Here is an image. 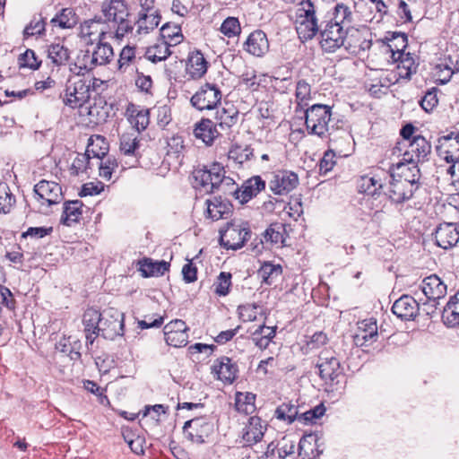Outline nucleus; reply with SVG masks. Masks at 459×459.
I'll return each mask as SVG.
<instances>
[{
  "mask_svg": "<svg viewBox=\"0 0 459 459\" xmlns=\"http://www.w3.org/2000/svg\"><path fill=\"white\" fill-rule=\"evenodd\" d=\"M100 13L80 25L79 35L89 43L106 39L121 41L133 31L134 22L130 20L124 0H105L101 4Z\"/></svg>",
  "mask_w": 459,
  "mask_h": 459,
  "instance_id": "f257e3e1",
  "label": "nucleus"
},
{
  "mask_svg": "<svg viewBox=\"0 0 459 459\" xmlns=\"http://www.w3.org/2000/svg\"><path fill=\"white\" fill-rule=\"evenodd\" d=\"M299 39L302 41L312 39L319 31L316 10L311 0H301L297 5L294 20Z\"/></svg>",
  "mask_w": 459,
  "mask_h": 459,
  "instance_id": "f03ea898",
  "label": "nucleus"
},
{
  "mask_svg": "<svg viewBox=\"0 0 459 459\" xmlns=\"http://www.w3.org/2000/svg\"><path fill=\"white\" fill-rule=\"evenodd\" d=\"M97 79L80 76H71L65 85L63 102L72 108L82 107L91 98V87H94Z\"/></svg>",
  "mask_w": 459,
  "mask_h": 459,
  "instance_id": "7ed1b4c3",
  "label": "nucleus"
},
{
  "mask_svg": "<svg viewBox=\"0 0 459 459\" xmlns=\"http://www.w3.org/2000/svg\"><path fill=\"white\" fill-rule=\"evenodd\" d=\"M332 117V108L328 105L314 104L305 110V125L309 134L322 139L330 137L329 123ZM333 141L332 138H329Z\"/></svg>",
  "mask_w": 459,
  "mask_h": 459,
  "instance_id": "20e7f679",
  "label": "nucleus"
},
{
  "mask_svg": "<svg viewBox=\"0 0 459 459\" xmlns=\"http://www.w3.org/2000/svg\"><path fill=\"white\" fill-rule=\"evenodd\" d=\"M195 187L204 193H212L223 183L230 184L231 178L225 177L224 168L220 163H213L209 169H197L194 173Z\"/></svg>",
  "mask_w": 459,
  "mask_h": 459,
  "instance_id": "39448f33",
  "label": "nucleus"
},
{
  "mask_svg": "<svg viewBox=\"0 0 459 459\" xmlns=\"http://www.w3.org/2000/svg\"><path fill=\"white\" fill-rule=\"evenodd\" d=\"M183 431L192 443L202 445L213 434L214 422L208 417L194 418L185 422Z\"/></svg>",
  "mask_w": 459,
  "mask_h": 459,
  "instance_id": "423d86ee",
  "label": "nucleus"
},
{
  "mask_svg": "<svg viewBox=\"0 0 459 459\" xmlns=\"http://www.w3.org/2000/svg\"><path fill=\"white\" fill-rule=\"evenodd\" d=\"M100 335L105 339L114 340L117 336L124 334V314L114 307H108L102 311L100 322Z\"/></svg>",
  "mask_w": 459,
  "mask_h": 459,
  "instance_id": "0eeeda50",
  "label": "nucleus"
},
{
  "mask_svg": "<svg viewBox=\"0 0 459 459\" xmlns=\"http://www.w3.org/2000/svg\"><path fill=\"white\" fill-rule=\"evenodd\" d=\"M221 91L215 84L205 83L192 96L190 102L196 109H214L221 100Z\"/></svg>",
  "mask_w": 459,
  "mask_h": 459,
  "instance_id": "6e6552de",
  "label": "nucleus"
},
{
  "mask_svg": "<svg viewBox=\"0 0 459 459\" xmlns=\"http://www.w3.org/2000/svg\"><path fill=\"white\" fill-rule=\"evenodd\" d=\"M316 367L321 378L325 382L333 383L342 375L340 360L336 358L335 351L331 349L319 353Z\"/></svg>",
  "mask_w": 459,
  "mask_h": 459,
  "instance_id": "1a4fd4ad",
  "label": "nucleus"
},
{
  "mask_svg": "<svg viewBox=\"0 0 459 459\" xmlns=\"http://www.w3.org/2000/svg\"><path fill=\"white\" fill-rule=\"evenodd\" d=\"M35 198L41 207L59 204L63 199L60 185L55 181L40 180L34 186Z\"/></svg>",
  "mask_w": 459,
  "mask_h": 459,
  "instance_id": "9d476101",
  "label": "nucleus"
},
{
  "mask_svg": "<svg viewBox=\"0 0 459 459\" xmlns=\"http://www.w3.org/2000/svg\"><path fill=\"white\" fill-rule=\"evenodd\" d=\"M418 188L414 178L410 180L407 176L405 178H396L392 175L386 195L393 202L402 204L411 199Z\"/></svg>",
  "mask_w": 459,
  "mask_h": 459,
  "instance_id": "9b49d317",
  "label": "nucleus"
},
{
  "mask_svg": "<svg viewBox=\"0 0 459 459\" xmlns=\"http://www.w3.org/2000/svg\"><path fill=\"white\" fill-rule=\"evenodd\" d=\"M97 142H100L102 146L100 151L94 149L93 143H89L85 153H79L74 158L70 167V173L74 176H79L82 173H86L90 166V159L92 155L97 159L106 155L108 152V144L102 136L97 137Z\"/></svg>",
  "mask_w": 459,
  "mask_h": 459,
  "instance_id": "f8f14e48",
  "label": "nucleus"
},
{
  "mask_svg": "<svg viewBox=\"0 0 459 459\" xmlns=\"http://www.w3.org/2000/svg\"><path fill=\"white\" fill-rule=\"evenodd\" d=\"M249 235L250 230L247 222L231 223L221 235V243L228 249L237 250L244 246Z\"/></svg>",
  "mask_w": 459,
  "mask_h": 459,
  "instance_id": "ddd939ff",
  "label": "nucleus"
},
{
  "mask_svg": "<svg viewBox=\"0 0 459 459\" xmlns=\"http://www.w3.org/2000/svg\"><path fill=\"white\" fill-rule=\"evenodd\" d=\"M320 35L322 48L326 52H334L343 45L347 30L342 29V26L338 27L337 24L327 22Z\"/></svg>",
  "mask_w": 459,
  "mask_h": 459,
  "instance_id": "4468645a",
  "label": "nucleus"
},
{
  "mask_svg": "<svg viewBox=\"0 0 459 459\" xmlns=\"http://www.w3.org/2000/svg\"><path fill=\"white\" fill-rule=\"evenodd\" d=\"M299 184L298 175L289 170H280L273 174L269 183L274 195H286L295 189Z\"/></svg>",
  "mask_w": 459,
  "mask_h": 459,
  "instance_id": "2eb2a0df",
  "label": "nucleus"
},
{
  "mask_svg": "<svg viewBox=\"0 0 459 459\" xmlns=\"http://www.w3.org/2000/svg\"><path fill=\"white\" fill-rule=\"evenodd\" d=\"M378 337L377 325L374 318L358 322L353 341L357 346L367 347L377 342Z\"/></svg>",
  "mask_w": 459,
  "mask_h": 459,
  "instance_id": "dca6fc26",
  "label": "nucleus"
},
{
  "mask_svg": "<svg viewBox=\"0 0 459 459\" xmlns=\"http://www.w3.org/2000/svg\"><path fill=\"white\" fill-rule=\"evenodd\" d=\"M404 147H406V151L403 153V160L404 161H413L417 164L424 161L431 150L429 142L420 134L415 135Z\"/></svg>",
  "mask_w": 459,
  "mask_h": 459,
  "instance_id": "f3484780",
  "label": "nucleus"
},
{
  "mask_svg": "<svg viewBox=\"0 0 459 459\" xmlns=\"http://www.w3.org/2000/svg\"><path fill=\"white\" fill-rule=\"evenodd\" d=\"M187 327L183 320L176 319L164 326L165 341L168 345L180 348L187 343Z\"/></svg>",
  "mask_w": 459,
  "mask_h": 459,
  "instance_id": "a211bd4d",
  "label": "nucleus"
},
{
  "mask_svg": "<svg viewBox=\"0 0 459 459\" xmlns=\"http://www.w3.org/2000/svg\"><path fill=\"white\" fill-rule=\"evenodd\" d=\"M437 247L443 249L454 247L459 241V226L452 222H444L437 226L434 233Z\"/></svg>",
  "mask_w": 459,
  "mask_h": 459,
  "instance_id": "6ab92c4d",
  "label": "nucleus"
},
{
  "mask_svg": "<svg viewBox=\"0 0 459 459\" xmlns=\"http://www.w3.org/2000/svg\"><path fill=\"white\" fill-rule=\"evenodd\" d=\"M267 429V424L260 417L251 416L242 430V439L246 446L259 443Z\"/></svg>",
  "mask_w": 459,
  "mask_h": 459,
  "instance_id": "aec40b11",
  "label": "nucleus"
},
{
  "mask_svg": "<svg viewBox=\"0 0 459 459\" xmlns=\"http://www.w3.org/2000/svg\"><path fill=\"white\" fill-rule=\"evenodd\" d=\"M419 288L429 302H436L443 299L447 290L446 285L436 274L425 277Z\"/></svg>",
  "mask_w": 459,
  "mask_h": 459,
  "instance_id": "412c9836",
  "label": "nucleus"
},
{
  "mask_svg": "<svg viewBox=\"0 0 459 459\" xmlns=\"http://www.w3.org/2000/svg\"><path fill=\"white\" fill-rule=\"evenodd\" d=\"M420 309V303L410 295H403L394 301L392 307L393 313L405 320L413 319Z\"/></svg>",
  "mask_w": 459,
  "mask_h": 459,
  "instance_id": "4be33fe9",
  "label": "nucleus"
},
{
  "mask_svg": "<svg viewBox=\"0 0 459 459\" xmlns=\"http://www.w3.org/2000/svg\"><path fill=\"white\" fill-rule=\"evenodd\" d=\"M193 134L197 140H200L206 146H212L220 135L217 125L209 118H202L196 122L194 126Z\"/></svg>",
  "mask_w": 459,
  "mask_h": 459,
  "instance_id": "5701e85b",
  "label": "nucleus"
},
{
  "mask_svg": "<svg viewBox=\"0 0 459 459\" xmlns=\"http://www.w3.org/2000/svg\"><path fill=\"white\" fill-rule=\"evenodd\" d=\"M264 187L265 182L259 176H255L246 180L239 188H237L234 195L241 204H246L256 196Z\"/></svg>",
  "mask_w": 459,
  "mask_h": 459,
  "instance_id": "b1692460",
  "label": "nucleus"
},
{
  "mask_svg": "<svg viewBox=\"0 0 459 459\" xmlns=\"http://www.w3.org/2000/svg\"><path fill=\"white\" fill-rule=\"evenodd\" d=\"M439 143L437 148L439 157L447 163L456 164L459 161V135L445 136Z\"/></svg>",
  "mask_w": 459,
  "mask_h": 459,
  "instance_id": "393cba45",
  "label": "nucleus"
},
{
  "mask_svg": "<svg viewBox=\"0 0 459 459\" xmlns=\"http://www.w3.org/2000/svg\"><path fill=\"white\" fill-rule=\"evenodd\" d=\"M244 49L255 56H264L269 50V42L266 34L260 30L250 33L244 43Z\"/></svg>",
  "mask_w": 459,
  "mask_h": 459,
  "instance_id": "a878e982",
  "label": "nucleus"
},
{
  "mask_svg": "<svg viewBox=\"0 0 459 459\" xmlns=\"http://www.w3.org/2000/svg\"><path fill=\"white\" fill-rule=\"evenodd\" d=\"M286 241V229L282 223H272L263 233L261 243L267 247H282Z\"/></svg>",
  "mask_w": 459,
  "mask_h": 459,
  "instance_id": "bb28decb",
  "label": "nucleus"
},
{
  "mask_svg": "<svg viewBox=\"0 0 459 459\" xmlns=\"http://www.w3.org/2000/svg\"><path fill=\"white\" fill-rule=\"evenodd\" d=\"M102 319V312L100 313L96 309H87L83 315L82 323L86 334V340L91 344L93 343L97 336L100 335V322Z\"/></svg>",
  "mask_w": 459,
  "mask_h": 459,
  "instance_id": "cd10ccee",
  "label": "nucleus"
},
{
  "mask_svg": "<svg viewBox=\"0 0 459 459\" xmlns=\"http://www.w3.org/2000/svg\"><path fill=\"white\" fill-rule=\"evenodd\" d=\"M212 371L220 380L231 384L237 377L238 367L230 358L222 357L215 361Z\"/></svg>",
  "mask_w": 459,
  "mask_h": 459,
  "instance_id": "c85d7f7f",
  "label": "nucleus"
},
{
  "mask_svg": "<svg viewBox=\"0 0 459 459\" xmlns=\"http://www.w3.org/2000/svg\"><path fill=\"white\" fill-rule=\"evenodd\" d=\"M393 57L399 60L397 65L398 74L401 78L410 79L417 72L418 64L411 53L397 51L393 53Z\"/></svg>",
  "mask_w": 459,
  "mask_h": 459,
  "instance_id": "c756f323",
  "label": "nucleus"
},
{
  "mask_svg": "<svg viewBox=\"0 0 459 459\" xmlns=\"http://www.w3.org/2000/svg\"><path fill=\"white\" fill-rule=\"evenodd\" d=\"M95 67L89 50H80L76 57L69 64V70L74 76L84 75Z\"/></svg>",
  "mask_w": 459,
  "mask_h": 459,
  "instance_id": "7c9ffc66",
  "label": "nucleus"
},
{
  "mask_svg": "<svg viewBox=\"0 0 459 459\" xmlns=\"http://www.w3.org/2000/svg\"><path fill=\"white\" fill-rule=\"evenodd\" d=\"M208 64L199 51L192 52L186 63V73L193 79H199L207 72Z\"/></svg>",
  "mask_w": 459,
  "mask_h": 459,
  "instance_id": "2f4dec72",
  "label": "nucleus"
},
{
  "mask_svg": "<svg viewBox=\"0 0 459 459\" xmlns=\"http://www.w3.org/2000/svg\"><path fill=\"white\" fill-rule=\"evenodd\" d=\"M207 215L213 221L227 218L231 212V204L221 198L214 197L206 201Z\"/></svg>",
  "mask_w": 459,
  "mask_h": 459,
  "instance_id": "473e14b6",
  "label": "nucleus"
},
{
  "mask_svg": "<svg viewBox=\"0 0 459 459\" xmlns=\"http://www.w3.org/2000/svg\"><path fill=\"white\" fill-rule=\"evenodd\" d=\"M442 320L449 327L459 325V290L450 298L444 307Z\"/></svg>",
  "mask_w": 459,
  "mask_h": 459,
  "instance_id": "72a5a7b5",
  "label": "nucleus"
},
{
  "mask_svg": "<svg viewBox=\"0 0 459 459\" xmlns=\"http://www.w3.org/2000/svg\"><path fill=\"white\" fill-rule=\"evenodd\" d=\"M382 186L383 185L380 179H377L375 177L363 176L359 183V191L369 195L367 199V203H369L380 199L382 195H379L378 191Z\"/></svg>",
  "mask_w": 459,
  "mask_h": 459,
  "instance_id": "f704fd0d",
  "label": "nucleus"
},
{
  "mask_svg": "<svg viewBox=\"0 0 459 459\" xmlns=\"http://www.w3.org/2000/svg\"><path fill=\"white\" fill-rule=\"evenodd\" d=\"M352 20L353 14L351 8L342 3H339L334 6L332 18L328 22L337 24L338 27L342 26V29L347 30L351 27Z\"/></svg>",
  "mask_w": 459,
  "mask_h": 459,
  "instance_id": "c9c22d12",
  "label": "nucleus"
},
{
  "mask_svg": "<svg viewBox=\"0 0 459 459\" xmlns=\"http://www.w3.org/2000/svg\"><path fill=\"white\" fill-rule=\"evenodd\" d=\"M169 269V264L165 261L144 259L139 262V271L143 277L163 275Z\"/></svg>",
  "mask_w": 459,
  "mask_h": 459,
  "instance_id": "e433bc0d",
  "label": "nucleus"
},
{
  "mask_svg": "<svg viewBox=\"0 0 459 459\" xmlns=\"http://www.w3.org/2000/svg\"><path fill=\"white\" fill-rule=\"evenodd\" d=\"M82 203L79 200L66 202L61 217L63 224L71 226L78 222L82 215Z\"/></svg>",
  "mask_w": 459,
  "mask_h": 459,
  "instance_id": "4c0bfd02",
  "label": "nucleus"
},
{
  "mask_svg": "<svg viewBox=\"0 0 459 459\" xmlns=\"http://www.w3.org/2000/svg\"><path fill=\"white\" fill-rule=\"evenodd\" d=\"M113 48L105 40L98 41L93 51L91 52V57L92 58L95 66L108 64L113 59Z\"/></svg>",
  "mask_w": 459,
  "mask_h": 459,
  "instance_id": "58836bf2",
  "label": "nucleus"
},
{
  "mask_svg": "<svg viewBox=\"0 0 459 459\" xmlns=\"http://www.w3.org/2000/svg\"><path fill=\"white\" fill-rule=\"evenodd\" d=\"M282 273V267L280 264L272 262H264L257 271L262 282L266 285H272L277 281Z\"/></svg>",
  "mask_w": 459,
  "mask_h": 459,
  "instance_id": "ea45409f",
  "label": "nucleus"
},
{
  "mask_svg": "<svg viewBox=\"0 0 459 459\" xmlns=\"http://www.w3.org/2000/svg\"><path fill=\"white\" fill-rule=\"evenodd\" d=\"M394 173L397 175L396 178H405L406 176L411 180L412 178L415 179V185H419L420 169L418 164L413 161H398L394 165Z\"/></svg>",
  "mask_w": 459,
  "mask_h": 459,
  "instance_id": "a19ab883",
  "label": "nucleus"
},
{
  "mask_svg": "<svg viewBox=\"0 0 459 459\" xmlns=\"http://www.w3.org/2000/svg\"><path fill=\"white\" fill-rule=\"evenodd\" d=\"M160 21V16L157 11L151 13H141L137 21V32L139 34H147L158 27Z\"/></svg>",
  "mask_w": 459,
  "mask_h": 459,
  "instance_id": "79ce46f5",
  "label": "nucleus"
},
{
  "mask_svg": "<svg viewBox=\"0 0 459 459\" xmlns=\"http://www.w3.org/2000/svg\"><path fill=\"white\" fill-rule=\"evenodd\" d=\"M255 395L252 393H237L235 398V407L238 412L246 415L251 414L255 411Z\"/></svg>",
  "mask_w": 459,
  "mask_h": 459,
  "instance_id": "37998d69",
  "label": "nucleus"
},
{
  "mask_svg": "<svg viewBox=\"0 0 459 459\" xmlns=\"http://www.w3.org/2000/svg\"><path fill=\"white\" fill-rule=\"evenodd\" d=\"M238 118V112L234 108H230L229 109L222 108L216 113L217 123L215 124L221 130H227L237 123Z\"/></svg>",
  "mask_w": 459,
  "mask_h": 459,
  "instance_id": "c03bdc74",
  "label": "nucleus"
},
{
  "mask_svg": "<svg viewBox=\"0 0 459 459\" xmlns=\"http://www.w3.org/2000/svg\"><path fill=\"white\" fill-rule=\"evenodd\" d=\"M48 56L56 65H64L69 59V51L59 43L51 44L48 48Z\"/></svg>",
  "mask_w": 459,
  "mask_h": 459,
  "instance_id": "a18cd8bd",
  "label": "nucleus"
},
{
  "mask_svg": "<svg viewBox=\"0 0 459 459\" xmlns=\"http://www.w3.org/2000/svg\"><path fill=\"white\" fill-rule=\"evenodd\" d=\"M139 147V142L135 133H125L120 137V152L126 156L135 157V152Z\"/></svg>",
  "mask_w": 459,
  "mask_h": 459,
  "instance_id": "49530a36",
  "label": "nucleus"
},
{
  "mask_svg": "<svg viewBox=\"0 0 459 459\" xmlns=\"http://www.w3.org/2000/svg\"><path fill=\"white\" fill-rule=\"evenodd\" d=\"M123 437L133 453L138 455L144 454V446L146 443L144 437L137 435L131 430H125L123 432Z\"/></svg>",
  "mask_w": 459,
  "mask_h": 459,
  "instance_id": "de8ad7c7",
  "label": "nucleus"
},
{
  "mask_svg": "<svg viewBox=\"0 0 459 459\" xmlns=\"http://www.w3.org/2000/svg\"><path fill=\"white\" fill-rule=\"evenodd\" d=\"M51 22L62 29H69L73 28L76 24L77 19L73 9L65 8L62 10L60 14L52 18Z\"/></svg>",
  "mask_w": 459,
  "mask_h": 459,
  "instance_id": "09e8293b",
  "label": "nucleus"
},
{
  "mask_svg": "<svg viewBox=\"0 0 459 459\" xmlns=\"http://www.w3.org/2000/svg\"><path fill=\"white\" fill-rule=\"evenodd\" d=\"M169 47L167 41H162L149 48L146 53L148 59L152 63H158L167 59L171 54Z\"/></svg>",
  "mask_w": 459,
  "mask_h": 459,
  "instance_id": "8fccbe9b",
  "label": "nucleus"
},
{
  "mask_svg": "<svg viewBox=\"0 0 459 459\" xmlns=\"http://www.w3.org/2000/svg\"><path fill=\"white\" fill-rule=\"evenodd\" d=\"M100 176L106 180H110L113 172L117 169L118 162L115 157L108 156L105 158L101 156L99 159Z\"/></svg>",
  "mask_w": 459,
  "mask_h": 459,
  "instance_id": "3c124183",
  "label": "nucleus"
},
{
  "mask_svg": "<svg viewBox=\"0 0 459 459\" xmlns=\"http://www.w3.org/2000/svg\"><path fill=\"white\" fill-rule=\"evenodd\" d=\"M369 208L372 210L370 213L371 220L375 222H382L386 214V199L385 196H381L377 201H372L367 203Z\"/></svg>",
  "mask_w": 459,
  "mask_h": 459,
  "instance_id": "603ef678",
  "label": "nucleus"
},
{
  "mask_svg": "<svg viewBox=\"0 0 459 459\" xmlns=\"http://www.w3.org/2000/svg\"><path fill=\"white\" fill-rule=\"evenodd\" d=\"M15 203V197L11 193L6 184H0V213L6 214L10 212Z\"/></svg>",
  "mask_w": 459,
  "mask_h": 459,
  "instance_id": "864d4df0",
  "label": "nucleus"
},
{
  "mask_svg": "<svg viewBox=\"0 0 459 459\" xmlns=\"http://www.w3.org/2000/svg\"><path fill=\"white\" fill-rule=\"evenodd\" d=\"M161 36L169 46H175L182 41L183 35L178 26H169V24L161 27Z\"/></svg>",
  "mask_w": 459,
  "mask_h": 459,
  "instance_id": "5fc2aeb1",
  "label": "nucleus"
},
{
  "mask_svg": "<svg viewBox=\"0 0 459 459\" xmlns=\"http://www.w3.org/2000/svg\"><path fill=\"white\" fill-rule=\"evenodd\" d=\"M220 31L227 38H234L241 32L240 22L236 17L226 18L221 25Z\"/></svg>",
  "mask_w": 459,
  "mask_h": 459,
  "instance_id": "6e6d98bb",
  "label": "nucleus"
},
{
  "mask_svg": "<svg viewBox=\"0 0 459 459\" xmlns=\"http://www.w3.org/2000/svg\"><path fill=\"white\" fill-rule=\"evenodd\" d=\"M262 307L255 304H245L238 307V316L243 322L256 320L257 316L262 313Z\"/></svg>",
  "mask_w": 459,
  "mask_h": 459,
  "instance_id": "4d7b16f0",
  "label": "nucleus"
},
{
  "mask_svg": "<svg viewBox=\"0 0 459 459\" xmlns=\"http://www.w3.org/2000/svg\"><path fill=\"white\" fill-rule=\"evenodd\" d=\"M311 97V87L304 80H299L296 86V100L298 106L303 108L307 106V101Z\"/></svg>",
  "mask_w": 459,
  "mask_h": 459,
  "instance_id": "13d9d810",
  "label": "nucleus"
},
{
  "mask_svg": "<svg viewBox=\"0 0 459 459\" xmlns=\"http://www.w3.org/2000/svg\"><path fill=\"white\" fill-rule=\"evenodd\" d=\"M297 414V407L290 403H282L275 411V417L278 420L287 421L288 423L293 422Z\"/></svg>",
  "mask_w": 459,
  "mask_h": 459,
  "instance_id": "bf43d9fd",
  "label": "nucleus"
},
{
  "mask_svg": "<svg viewBox=\"0 0 459 459\" xmlns=\"http://www.w3.org/2000/svg\"><path fill=\"white\" fill-rule=\"evenodd\" d=\"M231 285V273L221 272L214 282V292L219 296H226Z\"/></svg>",
  "mask_w": 459,
  "mask_h": 459,
  "instance_id": "052dcab7",
  "label": "nucleus"
},
{
  "mask_svg": "<svg viewBox=\"0 0 459 459\" xmlns=\"http://www.w3.org/2000/svg\"><path fill=\"white\" fill-rule=\"evenodd\" d=\"M167 149L168 156H174L175 158L179 159L185 150L183 137L179 135L170 137L167 143Z\"/></svg>",
  "mask_w": 459,
  "mask_h": 459,
  "instance_id": "680f3d73",
  "label": "nucleus"
},
{
  "mask_svg": "<svg viewBox=\"0 0 459 459\" xmlns=\"http://www.w3.org/2000/svg\"><path fill=\"white\" fill-rule=\"evenodd\" d=\"M135 60V48L134 47L126 46L121 50L118 59V69L125 73L127 67Z\"/></svg>",
  "mask_w": 459,
  "mask_h": 459,
  "instance_id": "e2e57ef3",
  "label": "nucleus"
},
{
  "mask_svg": "<svg viewBox=\"0 0 459 459\" xmlns=\"http://www.w3.org/2000/svg\"><path fill=\"white\" fill-rule=\"evenodd\" d=\"M278 454L280 457L285 458L294 454L296 440L290 435L284 436L277 444Z\"/></svg>",
  "mask_w": 459,
  "mask_h": 459,
  "instance_id": "0e129e2a",
  "label": "nucleus"
},
{
  "mask_svg": "<svg viewBox=\"0 0 459 459\" xmlns=\"http://www.w3.org/2000/svg\"><path fill=\"white\" fill-rule=\"evenodd\" d=\"M19 65L21 67H27L30 69H38L40 65V61L38 60L36 54L31 49H27L19 57Z\"/></svg>",
  "mask_w": 459,
  "mask_h": 459,
  "instance_id": "69168bd1",
  "label": "nucleus"
},
{
  "mask_svg": "<svg viewBox=\"0 0 459 459\" xmlns=\"http://www.w3.org/2000/svg\"><path fill=\"white\" fill-rule=\"evenodd\" d=\"M149 110L141 109L135 116H132L131 124L136 128L137 132L143 131L149 125Z\"/></svg>",
  "mask_w": 459,
  "mask_h": 459,
  "instance_id": "338daca9",
  "label": "nucleus"
},
{
  "mask_svg": "<svg viewBox=\"0 0 459 459\" xmlns=\"http://www.w3.org/2000/svg\"><path fill=\"white\" fill-rule=\"evenodd\" d=\"M437 89L429 90L422 97L420 104L426 112H430L437 105Z\"/></svg>",
  "mask_w": 459,
  "mask_h": 459,
  "instance_id": "774afa93",
  "label": "nucleus"
}]
</instances>
